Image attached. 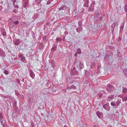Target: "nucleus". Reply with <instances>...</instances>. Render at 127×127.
Segmentation results:
<instances>
[{
  "instance_id": "obj_24",
  "label": "nucleus",
  "mask_w": 127,
  "mask_h": 127,
  "mask_svg": "<svg viewBox=\"0 0 127 127\" xmlns=\"http://www.w3.org/2000/svg\"><path fill=\"white\" fill-rule=\"evenodd\" d=\"M96 65L95 64L94 62H92L91 63V67L92 68L93 67H95Z\"/></svg>"
},
{
  "instance_id": "obj_45",
  "label": "nucleus",
  "mask_w": 127,
  "mask_h": 127,
  "mask_svg": "<svg viewBox=\"0 0 127 127\" xmlns=\"http://www.w3.org/2000/svg\"><path fill=\"white\" fill-rule=\"evenodd\" d=\"M117 54V55H118V56H120V55H121L120 53V52H119L118 50V51Z\"/></svg>"
},
{
  "instance_id": "obj_37",
  "label": "nucleus",
  "mask_w": 127,
  "mask_h": 127,
  "mask_svg": "<svg viewBox=\"0 0 127 127\" xmlns=\"http://www.w3.org/2000/svg\"><path fill=\"white\" fill-rule=\"evenodd\" d=\"M89 6V4L88 3H85L84 4V6L87 7H88Z\"/></svg>"
},
{
  "instance_id": "obj_22",
  "label": "nucleus",
  "mask_w": 127,
  "mask_h": 127,
  "mask_svg": "<svg viewBox=\"0 0 127 127\" xmlns=\"http://www.w3.org/2000/svg\"><path fill=\"white\" fill-rule=\"evenodd\" d=\"M47 36L46 35L44 36L42 38L43 40L45 42H47Z\"/></svg>"
},
{
  "instance_id": "obj_16",
  "label": "nucleus",
  "mask_w": 127,
  "mask_h": 127,
  "mask_svg": "<svg viewBox=\"0 0 127 127\" xmlns=\"http://www.w3.org/2000/svg\"><path fill=\"white\" fill-rule=\"evenodd\" d=\"M103 107L106 110L108 111H109L110 110V108H109L108 109L107 108L108 107V106L107 104H105L104 105H103Z\"/></svg>"
},
{
  "instance_id": "obj_7",
  "label": "nucleus",
  "mask_w": 127,
  "mask_h": 127,
  "mask_svg": "<svg viewBox=\"0 0 127 127\" xmlns=\"http://www.w3.org/2000/svg\"><path fill=\"white\" fill-rule=\"evenodd\" d=\"M29 0H24L23 6L24 8L26 7L28 4Z\"/></svg>"
},
{
  "instance_id": "obj_51",
  "label": "nucleus",
  "mask_w": 127,
  "mask_h": 127,
  "mask_svg": "<svg viewBox=\"0 0 127 127\" xmlns=\"http://www.w3.org/2000/svg\"><path fill=\"white\" fill-rule=\"evenodd\" d=\"M3 117V116L2 115L1 116H0V119H1L2 120H3V118H2Z\"/></svg>"
},
{
  "instance_id": "obj_34",
  "label": "nucleus",
  "mask_w": 127,
  "mask_h": 127,
  "mask_svg": "<svg viewBox=\"0 0 127 127\" xmlns=\"http://www.w3.org/2000/svg\"><path fill=\"white\" fill-rule=\"evenodd\" d=\"M114 95H111L110 96H109L108 97V98L109 99H112L114 98Z\"/></svg>"
},
{
  "instance_id": "obj_53",
  "label": "nucleus",
  "mask_w": 127,
  "mask_h": 127,
  "mask_svg": "<svg viewBox=\"0 0 127 127\" xmlns=\"http://www.w3.org/2000/svg\"><path fill=\"white\" fill-rule=\"evenodd\" d=\"M16 2V0H14L13 2V5H14V4H15V3Z\"/></svg>"
},
{
  "instance_id": "obj_38",
  "label": "nucleus",
  "mask_w": 127,
  "mask_h": 127,
  "mask_svg": "<svg viewBox=\"0 0 127 127\" xmlns=\"http://www.w3.org/2000/svg\"><path fill=\"white\" fill-rule=\"evenodd\" d=\"M17 102L15 100H14L13 102V106L16 105Z\"/></svg>"
},
{
  "instance_id": "obj_30",
  "label": "nucleus",
  "mask_w": 127,
  "mask_h": 127,
  "mask_svg": "<svg viewBox=\"0 0 127 127\" xmlns=\"http://www.w3.org/2000/svg\"><path fill=\"white\" fill-rule=\"evenodd\" d=\"M35 15L34 16L32 17V18L34 19H35L37 18L38 17V15L37 14H35Z\"/></svg>"
},
{
  "instance_id": "obj_49",
  "label": "nucleus",
  "mask_w": 127,
  "mask_h": 127,
  "mask_svg": "<svg viewBox=\"0 0 127 127\" xmlns=\"http://www.w3.org/2000/svg\"><path fill=\"white\" fill-rule=\"evenodd\" d=\"M121 40V38L120 37H119L118 38V41H120Z\"/></svg>"
},
{
  "instance_id": "obj_48",
  "label": "nucleus",
  "mask_w": 127,
  "mask_h": 127,
  "mask_svg": "<svg viewBox=\"0 0 127 127\" xmlns=\"http://www.w3.org/2000/svg\"><path fill=\"white\" fill-rule=\"evenodd\" d=\"M127 96L126 97H125L123 98V100H127Z\"/></svg>"
},
{
  "instance_id": "obj_4",
  "label": "nucleus",
  "mask_w": 127,
  "mask_h": 127,
  "mask_svg": "<svg viewBox=\"0 0 127 127\" xmlns=\"http://www.w3.org/2000/svg\"><path fill=\"white\" fill-rule=\"evenodd\" d=\"M5 54L4 51L2 49H0V57H5Z\"/></svg>"
},
{
  "instance_id": "obj_6",
  "label": "nucleus",
  "mask_w": 127,
  "mask_h": 127,
  "mask_svg": "<svg viewBox=\"0 0 127 127\" xmlns=\"http://www.w3.org/2000/svg\"><path fill=\"white\" fill-rule=\"evenodd\" d=\"M115 24L114 23L111 25V30L112 31V34H113L114 32V30L115 28Z\"/></svg>"
},
{
  "instance_id": "obj_64",
  "label": "nucleus",
  "mask_w": 127,
  "mask_h": 127,
  "mask_svg": "<svg viewBox=\"0 0 127 127\" xmlns=\"http://www.w3.org/2000/svg\"><path fill=\"white\" fill-rule=\"evenodd\" d=\"M63 39H65V37H63Z\"/></svg>"
},
{
  "instance_id": "obj_50",
  "label": "nucleus",
  "mask_w": 127,
  "mask_h": 127,
  "mask_svg": "<svg viewBox=\"0 0 127 127\" xmlns=\"http://www.w3.org/2000/svg\"><path fill=\"white\" fill-rule=\"evenodd\" d=\"M75 74H76V75H77L78 74V72L76 70H75Z\"/></svg>"
},
{
  "instance_id": "obj_9",
  "label": "nucleus",
  "mask_w": 127,
  "mask_h": 127,
  "mask_svg": "<svg viewBox=\"0 0 127 127\" xmlns=\"http://www.w3.org/2000/svg\"><path fill=\"white\" fill-rule=\"evenodd\" d=\"M19 58H21V60L22 61H24L26 60V59L25 57L23 55L19 54L18 55Z\"/></svg>"
},
{
  "instance_id": "obj_46",
  "label": "nucleus",
  "mask_w": 127,
  "mask_h": 127,
  "mask_svg": "<svg viewBox=\"0 0 127 127\" xmlns=\"http://www.w3.org/2000/svg\"><path fill=\"white\" fill-rule=\"evenodd\" d=\"M14 7L16 8H18V5H15L14 4V5H13Z\"/></svg>"
},
{
  "instance_id": "obj_52",
  "label": "nucleus",
  "mask_w": 127,
  "mask_h": 127,
  "mask_svg": "<svg viewBox=\"0 0 127 127\" xmlns=\"http://www.w3.org/2000/svg\"><path fill=\"white\" fill-rule=\"evenodd\" d=\"M102 18L101 17H100L99 18V19H98L99 21H101L102 20Z\"/></svg>"
},
{
  "instance_id": "obj_54",
  "label": "nucleus",
  "mask_w": 127,
  "mask_h": 127,
  "mask_svg": "<svg viewBox=\"0 0 127 127\" xmlns=\"http://www.w3.org/2000/svg\"><path fill=\"white\" fill-rule=\"evenodd\" d=\"M46 25L48 26H49L50 25V23H46Z\"/></svg>"
},
{
  "instance_id": "obj_63",
  "label": "nucleus",
  "mask_w": 127,
  "mask_h": 127,
  "mask_svg": "<svg viewBox=\"0 0 127 127\" xmlns=\"http://www.w3.org/2000/svg\"><path fill=\"white\" fill-rule=\"evenodd\" d=\"M75 56H77V55H76V53H75Z\"/></svg>"
},
{
  "instance_id": "obj_57",
  "label": "nucleus",
  "mask_w": 127,
  "mask_h": 127,
  "mask_svg": "<svg viewBox=\"0 0 127 127\" xmlns=\"http://www.w3.org/2000/svg\"><path fill=\"white\" fill-rule=\"evenodd\" d=\"M78 24H79V26H78V27H80V26H81V24L80 23H78Z\"/></svg>"
},
{
  "instance_id": "obj_18",
  "label": "nucleus",
  "mask_w": 127,
  "mask_h": 127,
  "mask_svg": "<svg viewBox=\"0 0 127 127\" xmlns=\"http://www.w3.org/2000/svg\"><path fill=\"white\" fill-rule=\"evenodd\" d=\"M16 95L18 96H19L20 98H21L23 99L24 98V96L22 95H20L17 92L16 93Z\"/></svg>"
},
{
  "instance_id": "obj_3",
  "label": "nucleus",
  "mask_w": 127,
  "mask_h": 127,
  "mask_svg": "<svg viewBox=\"0 0 127 127\" xmlns=\"http://www.w3.org/2000/svg\"><path fill=\"white\" fill-rule=\"evenodd\" d=\"M75 66L77 68L79 67V70L81 71V69L84 68V63L83 62H80L79 64V63H75Z\"/></svg>"
},
{
  "instance_id": "obj_33",
  "label": "nucleus",
  "mask_w": 127,
  "mask_h": 127,
  "mask_svg": "<svg viewBox=\"0 0 127 127\" xmlns=\"http://www.w3.org/2000/svg\"><path fill=\"white\" fill-rule=\"evenodd\" d=\"M81 26H80V27H78V28L77 29H78V30H82L83 29L82 27V25H81Z\"/></svg>"
},
{
  "instance_id": "obj_62",
  "label": "nucleus",
  "mask_w": 127,
  "mask_h": 127,
  "mask_svg": "<svg viewBox=\"0 0 127 127\" xmlns=\"http://www.w3.org/2000/svg\"><path fill=\"white\" fill-rule=\"evenodd\" d=\"M49 83V81H47V84H49L48 83Z\"/></svg>"
},
{
  "instance_id": "obj_35",
  "label": "nucleus",
  "mask_w": 127,
  "mask_h": 127,
  "mask_svg": "<svg viewBox=\"0 0 127 127\" xmlns=\"http://www.w3.org/2000/svg\"><path fill=\"white\" fill-rule=\"evenodd\" d=\"M4 73L6 75H8V72L7 70H4Z\"/></svg>"
},
{
  "instance_id": "obj_40",
  "label": "nucleus",
  "mask_w": 127,
  "mask_h": 127,
  "mask_svg": "<svg viewBox=\"0 0 127 127\" xmlns=\"http://www.w3.org/2000/svg\"><path fill=\"white\" fill-rule=\"evenodd\" d=\"M17 10L15 9H14L13 10V12L16 13H17L18 12L17 11Z\"/></svg>"
},
{
  "instance_id": "obj_36",
  "label": "nucleus",
  "mask_w": 127,
  "mask_h": 127,
  "mask_svg": "<svg viewBox=\"0 0 127 127\" xmlns=\"http://www.w3.org/2000/svg\"><path fill=\"white\" fill-rule=\"evenodd\" d=\"M98 96L99 98H101L102 96V94L101 93H99L98 94Z\"/></svg>"
},
{
  "instance_id": "obj_55",
  "label": "nucleus",
  "mask_w": 127,
  "mask_h": 127,
  "mask_svg": "<svg viewBox=\"0 0 127 127\" xmlns=\"http://www.w3.org/2000/svg\"><path fill=\"white\" fill-rule=\"evenodd\" d=\"M75 67H73V69H72V71H73V70H75Z\"/></svg>"
},
{
  "instance_id": "obj_19",
  "label": "nucleus",
  "mask_w": 127,
  "mask_h": 127,
  "mask_svg": "<svg viewBox=\"0 0 127 127\" xmlns=\"http://www.w3.org/2000/svg\"><path fill=\"white\" fill-rule=\"evenodd\" d=\"M20 43V41L19 39H16L14 42V43L15 45H18Z\"/></svg>"
},
{
  "instance_id": "obj_21",
  "label": "nucleus",
  "mask_w": 127,
  "mask_h": 127,
  "mask_svg": "<svg viewBox=\"0 0 127 127\" xmlns=\"http://www.w3.org/2000/svg\"><path fill=\"white\" fill-rule=\"evenodd\" d=\"M57 48V47L55 45H54L53 46V47L51 49V51H54L56 50Z\"/></svg>"
},
{
  "instance_id": "obj_59",
  "label": "nucleus",
  "mask_w": 127,
  "mask_h": 127,
  "mask_svg": "<svg viewBox=\"0 0 127 127\" xmlns=\"http://www.w3.org/2000/svg\"><path fill=\"white\" fill-rule=\"evenodd\" d=\"M2 113H1V112H0V116H2Z\"/></svg>"
},
{
  "instance_id": "obj_10",
  "label": "nucleus",
  "mask_w": 127,
  "mask_h": 127,
  "mask_svg": "<svg viewBox=\"0 0 127 127\" xmlns=\"http://www.w3.org/2000/svg\"><path fill=\"white\" fill-rule=\"evenodd\" d=\"M30 75L32 78L33 79L34 77V74L32 70L31 69L30 70Z\"/></svg>"
},
{
  "instance_id": "obj_15",
  "label": "nucleus",
  "mask_w": 127,
  "mask_h": 127,
  "mask_svg": "<svg viewBox=\"0 0 127 127\" xmlns=\"http://www.w3.org/2000/svg\"><path fill=\"white\" fill-rule=\"evenodd\" d=\"M2 34L4 36L6 35V32L5 30L4 29H2L1 31Z\"/></svg>"
},
{
  "instance_id": "obj_14",
  "label": "nucleus",
  "mask_w": 127,
  "mask_h": 127,
  "mask_svg": "<svg viewBox=\"0 0 127 127\" xmlns=\"http://www.w3.org/2000/svg\"><path fill=\"white\" fill-rule=\"evenodd\" d=\"M66 88L68 90L71 89H76V87L74 85H72L70 86H67L66 87Z\"/></svg>"
},
{
  "instance_id": "obj_61",
  "label": "nucleus",
  "mask_w": 127,
  "mask_h": 127,
  "mask_svg": "<svg viewBox=\"0 0 127 127\" xmlns=\"http://www.w3.org/2000/svg\"><path fill=\"white\" fill-rule=\"evenodd\" d=\"M64 127H68L67 126H64Z\"/></svg>"
},
{
  "instance_id": "obj_42",
  "label": "nucleus",
  "mask_w": 127,
  "mask_h": 127,
  "mask_svg": "<svg viewBox=\"0 0 127 127\" xmlns=\"http://www.w3.org/2000/svg\"><path fill=\"white\" fill-rule=\"evenodd\" d=\"M19 23V22L18 21H15L14 22V23L15 25H18Z\"/></svg>"
},
{
  "instance_id": "obj_47",
  "label": "nucleus",
  "mask_w": 127,
  "mask_h": 127,
  "mask_svg": "<svg viewBox=\"0 0 127 127\" xmlns=\"http://www.w3.org/2000/svg\"><path fill=\"white\" fill-rule=\"evenodd\" d=\"M76 30L77 32H78V33H80V32L81 31V30H78V29H76Z\"/></svg>"
},
{
  "instance_id": "obj_28",
  "label": "nucleus",
  "mask_w": 127,
  "mask_h": 127,
  "mask_svg": "<svg viewBox=\"0 0 127 127\" xmlns=\"http://www.w3.org/2000/svg\"><path fill=\"white\" fill-rule=\"evenodd\" d=\"M56 42H58L59 41H62V39L60 37L57 38L56 39Z\"/></svg>"
},
{
  "instance_id": "obj_39",
  "label": "nucleus",
  "mask_w": 127,
  "mask_h": 127,
  "mask_svg": "<svg viewBox=\"0 0 127 127\" xmlns=\"http://www.w3.org/2000/svg\"><path fill=\"white\" fill-rule=\"evenodd\" d=\"M124 8L125 11L127 12V5H126L124 6Z\"/></svg>"
},
{
  "instance_id": "obj_20",
  "label": "nucleus",
  "mask_w": 127,
  "mask_h": 127,
  "mask_svg": "<svg viewBox=\"0 0 127 127\" xmlns=\"http://www.w3.org/2000/svg\"><path fill=\"white\" fill-rule=\"evenodd\" d=\"M51 65L52 67L53 68L55 67V62L53 60H52L51 61Z\"/></svg>"
},
{
  "instance_id": "obj_44",
  "label": "nucleus",
  "mask_w": 127,
  "mask_h": 127,
  "mask_svg": "<svg viewBox=\"0 0 127 127\" xmlns=\"http://www.w3.org/2000/svg\"><path fill=\"white\" fill-rule=\"evenodd\" d=\"M13 106L14 107L15 109L16 110V111H17V109H18V107L16 105L15 106Z\"/></svg>"
},
{
  "instance_id": "obj_5",
  "label": "nucleus",
  "mask_w": 127,
  "mask_h": 127,
  "mask_svg": "<svg viewBox=\"0 0 127 127\" xmlns=\"http://www.w3.org/2000/svg\"><path fill=\"white\" fill-rule=\"evenodd\" d=\"M94 10V6L92 4H91L89 6V8L88 10V11L92 12Z\"/></svg>"
},
{
  "instance_id": "obj_23",
  "label": "nucleus",
  "mask_w": 127,
  "mask_h": 127,
  "mask_svg": "<svg viewBox=\"0 0 127 127\" xmlns=\"http://www.w3.org/2000/svg\"><path fill=\"white\" fill-rule=\"evenodd\" d=\"M95 16H94V18L95 19L98 17L100 15L99 12H97L95 13Z\"/></svg>"
},
{
  "instance_id": "obj_56",
  "label": "nucleus",
  "mask_w": 127,
  "mask_h": 127,
  "mask_svg": "<svg viewBox=\"0 0 127 127\" xmlns=\"http://www.w3.org/2000/svg\"><path fill=\"white\" fill-rule=\"evenodd\" d=\"M95 1H93V2L92 4V5H94V4H95Z\"/></svg>"
},
{
  "instance_id": "obj_41",
  "label": "nucleus",
  "mask_w": 127,
  "mask_h": 127,
  "mask_svg": "<svg viewBox=\"0 0 127 127\" xmlns=\"http://www.w3.org/2000/svg\"><path fill=\"white\" fill-rule=\"evenodd\" d=\"M31 126H32V127H34V124L32 121L31 122Z\"/></svg>"
},
{
  "instance_id": "obj_11",
  "label": "nucleus",
  "mask_w": 127,
  "mask_h": 127,
  "mask_svg": "<svg viewBox=\"0 0 127 127\" xmlns=\"http://www.w3.org/2000/svg\"><path fill=\"white\" fill-rule=\"evenodd\" d=\"M38 46L40 49L42 50L44 47V44L42 43L39 42L38 44Z\"/></svg>"
},
{
  "instance_id": "obj_2",
  "label": "nucleus",
  "mask_w": 127,
  "mask_h": 127,
  "mask_svg": "<svg viewBox=\"0 0 127 127\" xmlns=\"http://www.w3.org/2000/svg\"><path fill=\"white\" fill-rule=\"evenodd\" d=\"M107 87L106 88V91L108 93H112L113 91V90L114 89V87L109 84H107Z\"/></svg>"
},
{
  "instance_id": "obj_43",
  "label": "nucleus",
  "mask_w": 127,
  "mask_h": 127,
  "mask_svg": "<svg viewBox=\"0 0 127 127\" xmlns=\"http://www.w3.org/2000/svg\"><path fill=\"white\" fill-rule=\"evenodd\" d=\"M84 2L86 3H89V0H83Z\"/></svg>"
},
{
  "instance_id": "obj_25",
  "label": "nucleus",
  "mask_w": 127,
  "mask_h": 127,
  "mask_svg": "<svg viewBox=\"0 0 127 127\" xmlns=\"http://www.w3.org/2000/svg\"><path fill=\"white\" fill-rule=\"evenodd\" d=\"M31 33L33 38L34 39L36 37L34 33L32 31H31Z\"/></svg>"
},
{
  "instance_id": "obj_26",
  "label": "nucleus",
  "mask_w": 127,
  "mask_h": 127,
  "mask_svg": "<svg viewBox=\"0 0 127 127\" xmlns=\"http://www.w3.org/2000/svg\"><path fill=\"white\" fill-rule=\"evenodd\" d=\"M115 101H112L111 103V104L112 106H114L115 108Z\"/></svg>"
},
{
  "instance_id": "obj_60",
  "label": "nucleus",
  "mask_w": 127,
  "mask_h": 127,
  "mask_svg": "<svg viewBox=\"0 0 127 127\" xmlns=\"http://www.w3.org/2000/svg\"><path fill=\"white\" fill-rule=\"evenodd\" d=\"M18 83H20V81L19 80H18Z\"/></svg>"
},
{
  "instance_id": "obj_58",
  "label": "nucleus",
  "mask_w": 127,
  "mask_h": 127,
  "mask_svg": "<svg viewBox=\"0 0 127 127\" xmlns=\"http://www.w3.org/2000/svg\"><path fill=\"white\" fill-rule=\"evenodd\" d=\"M93 127H98L96 125H94Z\"/></svg>"
},
{
  "instance_id": "obj_12",
  "label": "nucleus",
  "mask_w": 127,
  "mask_h": 127,
  "mask_svg": "<svg viewBox=\"0 0 127 127\" xmlns=\"http://www.w3.org/2000/svg\"><path fill=\"white\" fill-rule=\"evenodd\" d=\"M43 1L45 3L46 2L47 3V0H36L35 1L37 2L38 5H39V4L41 2V1Z\"/></svg>"
},
{
  "instance_id": "obj_27",
  "label": "nucleus",
  "mask_w": 127,
  "mask_h": 127,
  "mask_svg": "<svg viewBox=\"0 0 127 127\" xmlns=\"http://www.w3.org/2000/svg\"><path fill=\"white\" fill-rule=\"evenodd\" d=\"M76 53L79 54H80L81 53V50L80 48H78L77 49Z\"/></svg>"
},
{
  "instance_id": "obj_17",
  "label": "nucleus",
  "mask_w": 127,
  "mask_h": 127,
  "mask_svg": "<svg viewBox=\"0 0 127 127\" xmlns=\"http://www.w3.org/2000/svg\"><path fill=\"white\" fill-rule=\"evenodd\" d=\"M96 114L98 117L99 118H100L102 114V113L101 112H100L99 111L97 112Z\"/></svg>"
},
{
  "instance_id": "obj_32",
  "label": "nucleus",
  "mask_w": 127,
  "mask_h": 127,
  "mask_svg": "<svg viewBox=\"0 0 127 127\" xmlns=\"http://www.w3.org/2000/svg\"><path fill=\"white\" fill-rule=\"evenodd\" d=\"M123 92L124 93H126L127 92V89L126 88H124L123 90Z\"/></svg>"
},
{
  "instance_id": "obj_13",
  "label": "nucleus",
  "mask_w": 127,
  "mask_h": 127,
  "mask_svg": "<svg viewBox=\"0 0 127 127\" xmlns=\"http://www.w3.org/2000/svg\"><path fill=\"white\" fill-rule=\"evenodd\" d=\"M121 102L120 100H118L116 101L115 102V108H116L118 107L119 105L121 103Z\"/></svg>"
},
{
  "instance_id": "obj_1",
  "label": "nucleus",
  "mask_w": 127,
  "mask_h": 127,
  "mask_svg": "<svg viewBox=\"0 0 127 127\" xmlns=\"http://www.w3.org/2000/svg\"><path fill=\"white\" fill-rule=\"evenodd\" d=\"M68 8V7L64 6L59 8L58 11V14L60 16L64 15L65 13L64 10Z\"/></svg>"
},
{
  "instance_id": "obj_29",
  "label": "nucleus",
  "mask_w": 127,
  "mask_h": 127,
  "mask_svg": "<svg viewBox=\"0 0 127 127\" xmlns=\"http://www.w3.org/2000/svg\"><path fill=\"white\" fill-rule=\"evenodd\" d=\"M3 120H2L1 119H0V122L1 125L3 127H5V125L4 123L3 122Z\"/></svg>"
},
{
  "instance_id": "obj_31",
  "label": "nucleus",
  "mask_w": 127,
  "mask_h": 127,
  "mask_svg": "<svg viewBox=\"0 0 127 127\" xmlns=\"http://www.w3.org/2000/svg\"><path fill=\"white\" fill-rule=\"evenodd\" d=\"M2 97L4 98H9V99L11 98V97L9 96L8 95L5 96V95H3V96H2Z\"/></svg>"
},
{
  "instance_id": "obj_8",
  "label": "nucleus",
  "mask_w": 127,
  "mask_h": 127,
  "mask_svg": "<svg viewBox=\"0 0 127 127\" xmlns=\"http://www.w3.org/2000/svg\"><path fill=\"white\" fill-rule=\"evenodd\" d=\"M124 26V23H122L120 25V33H122Z\"/></svg>"
}]
</instances>
